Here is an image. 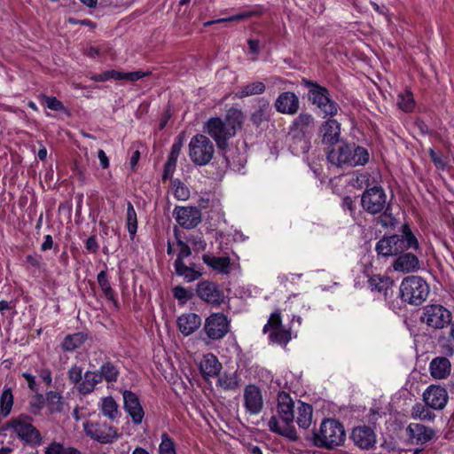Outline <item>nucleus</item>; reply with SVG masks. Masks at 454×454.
<instances>
[{
  "label": "nucleus",
  "instance_id": "obj_1",
  "mask_svg": "<svg viewBox=\"0 0 454 454\" xmlns=\"http://www.w3.org/2000/svg\"><path fill=\"white\" fill-rule=\"evenodd\" d=\"M243 121V113L239 109L231 108L224 120L218 117L210 118L206 122L204 130L215 141L218 147L223 148L228 139L241 128Z\"/></svg>",
  "mask_w": 454,
  "mask_h": 454
},
{
  "label": "nucleus",
  "instance_id": "obj_2",
  "mask_svg": "<svg viewBox=\"0 0 454 454\" xmlns=\"http://www.w3.org/2000/svg\"><path fill=\"white\" fill-rule=\"evenodd\" d=\"M0 435H9L32 447L40 446L43 442L40 431L33 425V418L27 414L7 420L0 428Z\"/></svg>",
  "mask_w": 454,
  "mask_h": 454
},
{
  "label": "nucleus",
  "instance_id": "obj_3",
  "mask_svg": "<svg viewBox=\"0 0 454 454\" xmlns=\"http://www.w3.org/2000/svg\"><path fill=\"white\" fill-rule=\"evenodd\" d=\"M277 401V412L280 420L272 416L268 422L269 428L289 440H295L297 435L293 426L296 408L294 402L290 395L284 391L278 393Z\"/></svg>",
  "mask_w": 454,
  "mask_h": 454
},
{
  "label": "nucleus",
  "instance_id": "obj_4",
  "mask_svg": "<svg viewBox=\"0 0 454 454\" xmlns=\"http://www.w3.org/2000/svg\"><path fill=\"white\" fill-rule=\"evenodd\" d=\"M419 240L408 224L401 227L400 234L385 236L375 247L378 254L382 256H398L408 250H418Z\"/></svg>",
  "mask_w": 454,
  "mask_h": 454
},
{
  "label": "nucleus",
  "instance_id": "obj_5",
  "mask_svg": "<svg viewBox=\"0 0 454 454\" xmlns=\"http://www.w3.org/2000/svg\"><path fill=\"white\" fill-rule=\"evenodd\" d=\"M295 324L297 327L301 325L300 317L294 316L290 326H286L282 323L280 312L276 310L270 314L268 323L263 327V333H268L270 342L285 347L294 337H296Z\"/></svg>",
  "mask_w": 454,
  "mask_h": 454
},
{
  "label": "nucleus",
  "instance_id": "obj_6",
  "mask_svg": "<svg viewBox=\"0 0 454 454\" xmlns=\"http://www.w3.org/2000/svg\"><path fill=\"white\" fill-rule=\"evenodd\" d=\"M328 161L336 167H355L369 161V153L362 146L341 145L327 153Z\"/></svg>",
  "mask_w": 454,
  "mask_h": 454
},
{
  "label": "nucleus",
  "instance_id": "obj_7",
  "mask_svg": "<svg viewBox=\"0 0 454 454\" xmlns=\"http://www.w3.org/2000/svg\"><path fill=\"white\" fill-rule=\"evenodd\" d=\"M346 432L341 423L335 419H324L315 432L313 441L316 446L333 449L344 443Z\"/></svg>",
  "mask_w": 454,
  "mask_h": 454
},
{
  "label": "nucleus",
  "instance_id": "obj_8",
  "mask_svg": "<svg viewBox=\"0 0 454 454\" xmlns=\"http://www.w3.org/2000/svg\"><path fill=\"white\" fill-rule=\"evenodd\" d=\"M429 285L419 276H409L403 279L400 285L401 299L411 304L421 305L429 294Z\"/></svg>",
  "mask_w": 454,
  "mask_h": 454
},
{
  "label": "nucleus",
  "instance_id": "obj_9",
  "mask_svg": "<svg viewBox=\"0 0 454 454\" xmlns=\"http://www.w3.org/2000/svg\"><path fill=\"white\" fill-rule=\"evenodd\" d=\"M362 207L371 215L383 213L390 216V204L387 200V194L381 186L374 185L366 189L361 198Z\"/></svg>",
  "mask_w": 454,
  "mask_h": 454
},
{
  "label": "nucleus",
  "instance_id": "obj_10",
  "mask_svg": "<svg viewBox=\"0 0 454 454\" xmlns=\"http://www.w3.org/2000/svg\"><path fill=\"white\" fill-rule=\"evenodd\" d=\"M214 153V145L205 135H196L189 143V156L195 165L207 164L212 160Z\"/></svg>",
  "mask_w": 454,
  "mask_h": 454
},
{
  "label": "nucleus",
  "instance_id": "obj_11",
  "mask_svg": "<svg viewBox=\"0 0 454 454\" xmlns=\"http://www.w3.org/2000/svg\"><path fill=\"white\" fill-rule=\"evenodd\" d=\"M305 84L309 88V99L325 116H333L338 113L339 106L331 98L329 91L325 87L309 81H306Z\"/></svg>",
  "mask_w": 454,
  "mask_h": 454
},
{
  "label": "nucleus",
  "instance_id": "obj_12",
  "mask_svg": "<svg viewBox=\"0 0 454 454\" xmlns=\"http://www.w3.org/2000/svg\"><path fill=\"white\" fill-rule=\"evenodd\" d=\"M83 429L87 436L103 444L112 443L119 436L116 428L105 422L87 421Z\"/></svg>",
  "mask_w": 454,
  "mask_h": 454
},
{
  "label": "nucleus",
  "instance_id": "obj_13",
  "mask_svg": "<svg viewBox=\"0 0 454 454\" xmlns=\"http://www.w3.org/2000/svg\"><path fill=\"white\" fill-rule=\"evenodd\" d=\"M204 331L212 340L223 339L230 331V321L223 313H213L206 318Z\"/></svg>",
  "mask_w": 454,
  "mask_h": 454
},
{
  "label": "nucleus",
  "instance_id": "obj_14",
  "mask_svg": "<svg viewBox=\"0 0 454 454\" xmlns=\"http://www.w3.org/2000/svg\"><path fill=\"white\" fill-rule=\"evenodd\" d=\"M421 320L430 327L442 329L450 322L451 314L442 305H428L423 309Z\"/></svg>",
  "mask_w": 454,
  "mask_h": 454
},
{
  "label": "nucleus",
  "instance_id": "obj_15",
  "mask_svg": "<svg viewBox=\"0 0 454 454\" xmlns=\"http://www.w3.org/2000/svg\"><path fill=\"white\" fill-rule=\"evenodd\" d=\"M264 401L260 387L249 384L245 387L243 392V405L247 413L258 415L263 408Z\"/></svg>",
  "mask_w": 454,
  "mask_h": 454
},
{
  "label": "nucleus",
  "instance_id": "obj_16",
  "mask_svg": "<svg viewBox=\"0 0 454 454\" xmlns=\"http://www.w3.org/2000/svg\"><path fill=\"white\" fill-rule=\"evenodd\" d=\"M447 390L437 385H430L423 393L426 404L434 410H442L448 402Z\"/></svg>",
  "mask_w": 454,
  "mask_h": 454
},
{
  "label": "nucleus",
  "instance_id": "obj_17",
  "mask_svg": "<svg viewBox=\"0 0 454 454\" xmlns=\"http://www.w3.org/2000/svg\"><path fill=\"white\" fill-rule=\"evenodd\" d=\"M176 220L184 228H194L201 221V213L195 207H176L174 209Z\"/></svg>",
  "mask_w": 454,
  "mask_h": 454
},
{
  "label": "nucleus",
  "instance_id": "obj_18",
  "mask_svg": "<svg viewBox=\"0 0 454 454\" xmlns=\"http://www.w3.org/2000/svg\"><path fill=\"white\" fill-rule=\"evenodd\" d=\"M122 395L124 401V409L126 412L131 417L132 422L136 425L141 424L145 416V412L137 395L129 390L123 391Z\"/></svg>",
  "mask_w": 454,
  "mask_h": 454
},
{
  "label": "nucleus",
  "instance_id": "obj_19",
  "mask_svg": "<svg viewBox=\"0 0 454 454\" xmlns=\"http://www.w3.org/2000/svg\"><path fill=\"white\" fill-rule=\"evenodd\" d=\"M409 441L413 444H425L434 436L433 428L420 423H411L406 428Z\"/></svg>",
  "mask_w": 454,
  "mask_h": 454
},
{
  "label": "nucleus",
  "instance_id": "obj_20",
  "mask_svg": "<svg viewBox=\"0 0 454 454\" xmlns=\"http://www.w3.org/2000/svg\"><path fill=\"white\" fill-rule=\"evenodd\" d=\"M392 266L394 270L405 274L418 271L420 262L416 254L406 251L396 257Z\"/></svg>",
  "mask_w": 454,
  "mask_h": 454
},
{
  "label": "nucleus",
  "instance_id": "obj_21",
  "mask_svg": "<svg viewBox=\"0 0 454 454\" xmlns=\"http://www.w3.org/2000/svg\"><path fill=\"white\" fill-rule=\"evenodd\" d=\"M351 439L359 448L369 449L376 442V434L371 427L358 426L353 428Z\"/></svg>",
  "mask_w": 454,
  "mask_h": 454
},
{
  "label": "nucleus",
  "instance_id": "obj_22",
  "mask_svg": "<svg viewBox=\"0 0 454 454\" xmlns=\"http://www.w3.org/2000/svg\"><path fill=\"white\" fill-rule=\"evenodd\" d=\"M176 324L179 332L184 336H189L200 327L201 317L196 313H184L177 317Z\"/></svg>",
  "mask_w": 454,
  "mask_h": 454
},
{
  "label": "nucleus",
  "instance_id": "obj_23",
  "mask_svg": "<svg viewBox=\"0 0 454 454\" xmlns=\"http://www.w3.org/2000/svg\"><path fill=\"white\" fill-rule=\"evenodd\" d=\"M199 369L204 379L209 380L215 377L222 370V364L212 353L205 354L199 363Z\"/></svg>",
  "mask_w": 454,
  "mask_h": 454
},
{
  "label": "nucleus",
  "instance_id": "obj_24",
  "mask_svg": "<svg viewBox=\"0 0 454 454\" xmlns=\"http://www.w3.org/2000/svg\"><path fill=\"white\" fill-rule=\"evenodd\" d=\"M275 107L281 114H294L299 109V98L293 92H283L276 99Z\"/></svg>",
  "mask_w": 454,
  "mask_h": 454
},
{
  "label": "nucleus",
  "instance_id": "obj_25",
  "mask_svg": "<svg viewBox=\"0 0 454 454\" xmlns=\"http://www.w3.org/2000/svg\"><path fill=\"white\" fill-rule=\"evenodd\" d=\"M340 133V123L333 119L325 121L320 127V134L325 144L333 145L339 141Z\"/></svg>",
  "mask_w": 454,
  "mask_h": 454
},
{
  "label": "nucleus",
  "instance_id": "obj_26",
  "mask_svg": "<svg viewBox=\"0 0 454 454\" xmlns=\"http://www.w3.org/2000/svg\"><path fill=\"white\" fill-rule=\"evenodd\" d=\"M197 294L200 298L212 304H218L223 298L216 286L210 282H201L198 285Z\"/></svg>",
  "mask_w": 454,
  "mask_h": 454
},
{
  "label": "nucleus",
  "instance_id": "obj_27",
  "mask_svg": "<svg viewBox=\"0 0 454 454\" xmlns=\"http://www.w3.org/2000/svg\"><path fill=\"white\" fill-rule=\"evenodd\" d=\"M429 370L434 379L442 380L450 374L451 364L446 357L438 356L430 362Z\"/></svg>",
  "mask_w": 454,
  "mask_h": 454
},
{
  "label": "nucleus",
  "instance_id": "obj_28",
  "mask_svg": "<svg viewBox=\"0 0 454 454\" xmlns=\"http://www.w3.org/2000/svg\"><path fill=\"white\" fill-rule=\"evenodd\" d=\"M205 264L213 270L221 274H229L231 259L229 256H215L211 254H205L202 256Z\"/></svg>",
  "mask_w": 454,
  "mask_h": 454
},
{
  "label": "nucleus",
  "instance_id": "obj_29",
  "mask_svg": "<svg viewBox=\"0 0 454 454\" xmlns=\"http://www.w3.org/2000/svg\"><path fill=\"white\" fill-rule=\"evenodd\" d=\"M296 411V423L303 429H307L312 423L313 408L310 404L301 401L297 402L295 408Z\"/></svg>",
  "mask_w": 454,
  "mask_h": 454
},
{
  "label": "nucleus",
  "instance_id": "obj_30",
  "mask_svg": "<svg viewBox=\"0 0 454 454\" xmlns=\"http://www.w3.org/2000/svg\"><path fill=\"white\" fill-rule=\"evenodd\" d=\"M369 286L372 292L382 294L387 298L388 291L392 289L393 281L387 276L373 275L369 278Z\"/></svg>",
  "mask_w": 454,
  "mask_h": 454
},
{
  "label": "nucleus",
  "instance_id": "obj_31",
  "mask_svg": "<svg viewBox=\"0 0 454 454\" xmlns=\"http://www.w3.org/2000/svg\"><path fill=\"white\" fill-rule=\"evenodd\" d=\"M216 386L224 391H234L239 388L240 384V377L237 372H223L218 374Z\"/></svg>",
  "mask_w": 454,
  "mask_h": 454
},
{
  "label": "nucleus",
  "instance_id": "obj_32",
  "mask_svg": "<svg viewBox=\"0 0 454 454\" xmlns=\"http://www.w3.org/2000/svg\"><path fill=\"white\" fill-rule=\"evenodd\" d=\"M100 381H102L101 376L98 372L87 371L83 375L82 382L78 385L77 389L80 394H90Z\"/></svg>",
  "mask_w": 454,
  "mask_h": 454
},
{
  "label": "nucleus",
  "instance_id": "obj_33",
  "mask_svg": "<svg viewBox=\"0 0 454 454\" xmlns=\"http://www.w3.org/2000/svg\"><path fill=\"white\" fill-rule=\"evenodd\" d=\"M314 123V119L311 114H301L293 122L291 131L294 136L299 134L305 135L310 130Z\"/></svg>",
  "mask_w": 454,
  "mask_h": 454
},
{
  "label": "nucleus",
  "instance_id": "obj_34",
  "mask_svg": "<svg viewBox=\"0 0 454 454\" xmlns=\"http://www.w3.org/2000/svg\"><path fill=\"white\" fill-rule=\"evenodd\" d=\"M87 340V334L84 333H75L65 337L61 347L65 351L72 352L80 348Z\"/></svg>",
  "mask_w": 454,
  "mask_h": 454
},
{
  "label": "nucleus",
  "instance_id": "obj_35",
  "mask_svg": "<svg viewBox=\"0 0 454 454\" xmlns=\"http://www.w3.org/2000/svg\"><path fill=\"white\" fill-rule=\"evenodd\" d=\"M101 413L111 420L118 418V405L112 396H106L101 399L99 405Z\"/></svg>",
  "mask_w": 454,
  "mask_h": 454
},
{
  "label": "nucleus",
  "instance_id": "obj_36",
  "mask_svg": "<svg viewBox=\"0 0 454 454\" xmlns=\"http://www.w3.org/2000/svg\"><path fill=\"white\" fill-rule=\"evenodd\" d=\"M44 454H82V452L71 446H65L62 442L52 441L44 447Z\"/></svg>",
  "mask_w": 454,
  "mask_h": 454
},
{
  "label": "nucleus",
  "instance_id": "obj_37",
  "mask_svg": "<svg viewBox=\"0 0 454 454\" xmlns=\"http://www.w3.org/2000/svg\"><path fill=\"white\" fill-rule=\"evenodd\" d=\"M262 13V10L259 7H256L253 9L252 11H247V12H241L235 15H231L226 18H222L215 20H209L204 23V26H210L215 23H222V22H231V21H238L241 20H245L247 18H250L254 15H259Z\"/></svg>",
  "mask_w": 454,
  "mask_h": 454
},
{
  "label": "nucleus",
  "instance_id": "obj_38",
  "mask_svg": "<svg viewBox=\"0 0 454 454\" xmlns=\"http://www.w3.org/2000/svg\"><path fill=\"white\" fill-rule=\"evenodd\" d=\"M396 105L403 112H411L416 105L412 92L410 90L399 92L396 98Z\"/></svg>",
  "mask_w": 454,
  "mask_h": 454
},
{
  "label": "nucleus",
  "instance_id": "obj_39",
  "mask_svg": "<svg viewBox=\"0 0 454 454\" xmlns=\"http://www.w3.org/2000/svg\"><path fill=\"white\" fill-rule=\"evenodd\" d=\"M174 266L176 274L184 277L188 282L198 279L201 275L194 267L186 266L184 262H175Z\"/></svg>",
  "mask_w": 454,
  "mask_h": 454
},
{
  "label": "nucleus",
  "instance_id": "obj_40",
  "mask_svg": "<svg viewBox=\"0 0 454 454\" xmlns=\"http://www.w3.org/2000/svg\"><path fill=\"white\" fill-rule=\"evenodd\" d=\"M265 90V85L262 82H254L241 87L237 92L238 98L262 94Z\"/></svg>",
  "mask_w": 454,
  "mask_h": 454
},
{
  "label": "nucleus",
  "instance_id": "obj_41",
  "mask_svg": "<svg viewBox=\"0 0 454 454\" xmlns=\"http://www.w3.org/2000/svg\"><path fill=\"white\" fill-rule=\"evenodd\" d=\"M181 151V144L175 143L172 145V150L169 153L168 159L165 164V169L163 178H167L170 173H172L176 168V160Z\"/></svg>",
  "mask_w": 454,
  "mask_h": 454
},
{
  "label": "nucleus",
  "instance_id": "obj_42",
  "mask_svg": "<svg viewBox=\"0 0 454 454\" xmlns=\"http://www.w3.org/2000/svg\"><path fill=\"white\" fill-rule=\"evenodd\" d=\"M98 372L101 376V380H105L108 382L116 381L119 375L116 366L109 362L103 364Z\"/></svg>",
  "mask_w": 454,
  "mask_h": 454
},
{
  "label": "nucleus",
  "instance_id": "obj_43",
  "mask_svg": "<svg viewBox=\"0 0 454 454\" xmlns=\"http://www.w3.org/2000/svg\"><path fill=\"white\" fill-rule=\"evenodd\" d=\"M126 221L128 231L130 235L131 239H133L137 231V218L135 208L131 202L129 201L127 204Z\"/></svg>",
  "mask_w": 454,
  "mask_h": 454
},
{
  "label": "nucleus",
  "instance_id": "obj_44",
  "mask_svg": "<svg viewBox=\"0 0 454 454\" xmlns=\"http://www.w3.org/2000/svg\"><path fill=\"white\" fill-rule=\"evenodd\" d=\"M98 282L105 297L113 301L114 306H117V301L114 298V291L105 271L102 270L98 274Z\"/></svg>",
  "mask_w": 454,
  "mask_h": 454
},
{
  "label": "nucleus",
  "instance_id": "obj_45",
  "mask_svg": "<svg viewBox=\"0 0 454 454\" xmlns=\"http://www.w3.org/2000/svg\"><path fill=\"white\" fill-rule=\"evenodd\" d=\"M411 415L414 419H421L425 421H431L435 418V415L430 411L427 407L421 403H416L413 405Z\"/></svg>",
  "mask_w": 454,
  "mask_h": 454
},
{
  "label": "nucleus",
  "instance_id": "obj_46",
  "mask_svg": "<svg viewBox=\"0 0 454 454\" xmlns=\"http://www.w3.org/2000/svg\"><path fill=\"white\" fill-rule=\"evenodd\" d=\"M159 454H176V446L174 440L166 433L161 434L158 448Z\"/></svg>",
  "mask_w": 454,
  "mask_h": 454
},
{
  "label": "nucleus",
  "instance_id": "obj_47",
  "mask_svg": "<svg viewBox=\"0 0 454 454\" xmlns=\"http://www.w3.org/2000/svg\"><path fill=\"white\" fill-rule=\"evenodd\" d=\"M45 400L48 403L49 410L51 413L59 412L62 411V396L59 393L55 391H49L46 393Z\"/></svg>",
  "mask_w": 454,
  "mask_h": 454
},
{
  "label": "nucleus",
  "instance_id": "obj_48",
  "mask_svg": "<svg viewBox=\"0 0 454 454\" xmlns=\"http://www.w3.org/2000/svg\"><path fill=\"white\" fill-rule=\"evenodd\" d=\"M171 190L175 198L178 200H186L190 197V190L178 179L172 181Z\"/></svg>",
  "mask_w": 454,
  "mask_h": 454
},
{
  "label": "nucleus",
  "instance_id": "obj_49",
  "mask_svg": "<svg viewBox=\"0 0 454 454\" xmlns=\"http://www.w3.org/2000/svg\"><path fill=\"white\" fill-rule=\"evenodd\" d=\"M375 180H371V175L368 172L359 173L356 176L355 178L352 179V185L362 189L364 187H368L372 184Z\"/></svg>",
  "mask_w": 454,
  "mask_h": 454
},
{
  "label": "nucleus",
  "instance_id": "obj_50",
  "mask_svg": "<svg viewBox=\"0 0 454 454\" xmlns=\"http://www.w3.org/2000/svg\"><path fill=\"white\" fill-rule=\"evenodd\" d=\"M67 377L71 383L79 385L83 378L82 368L77 364L72 365L67 372Z\"/></svg>",
  "mask_w": 454,
  "mask_h": 454
},
{
  "label": "nucleus",
  "instance_id": "obj_51",
  "mask_svg": "<svg viewBox=\"0 0 454 454\" xmlns=\"http://www.w3.org/2000/svg\"><path fill=\"white\" fill-rule=\"evenodd\" d=\"M45 398L42 394L35 392L33 399L30 401L31 411L34 414H38L44 406Z\"/></svg>",
  "mask_w": 454,
  "mask_h": 454
},
{
  "label": "nucleus",
  "instance_id": "obj_52",
  "mask_svg": "<svg viewBox=\"0 0 454 454\" xmlns=\"http://www.w3.org/2000/svg\"><path fill=\"white\" fill-rule=\"evenodd\" d=\"M188 242L192 246L194 250L204 251L207 247V242L200 234L192 235L188 239Z\"/></svg>",
  "mask_w": 454,
  "mask_h": 454
},
{
  "label": "nucleus",
  "instance_id": "obj_53",
  "mask_svg": "<svg viewBox=\"0 0 454 454\" xmlns=\"http://www.w3.org/2000/svg\"><path fill=\"white\" fill-rule=\"evenodd\" d=\"M178 254L175 262H184V259L191 255L190 247L182 240L177 241Z\"/></svg>",
  "mask_w": 454,
  "mask_h": 454
},
{
  "label": "nucleus",
  "instance_id": "obj_54",
  "mask_svg": "<svg viewBox=\"0 0 454 454\" xmlns=\"http://www.w3.org/2000/svg\"><path fill=\"white\" fill-rule=\"evenodd\" d=\"M43 100L47 107L53 111H63L65 109L64 105L55 97L43 96Z\"/></svg>",
  "mask_w": 454,
  "mask_h": 454
},
{
  "label": "nucleus",
  "instance_id": "obj_55",
  "mask_svg": "<svg viewBox=\"0 0 454 454\" xmlns=\"http://www.w3.org/2000/svg\"><path fill=\"white\" fill-rule=\"evenodd\" d=\"M173 295L176 300L182 302H185L190 298L189 292L182 286L174 287Z\"/></svg>",
  "mask_w": 454,
  "mask_h": 454
},
{
  "label": "nucleus",
  "instance_id": "obj_56",
  "mask_svg": "<svg viewBox=\"0 0 454 454\" xmlns=\"http://www.w3.org/2000/svg\"><path fill=\"white\" fill-rule=\"evenodd\" d=\"M21 376L25 379L28 388L33 392H38V386L35 381V377L27 372H22Z\"/></svg>",
  "mask_w": 454,
  "mask_h": 454
},
{
  "label": "nucleus",
  "instance_id": "obj_57",
  "mask_svg": "<svg viewBox=\"0 0 454 454\" xmlns=\"http://www.w3.org/2000/svg\"><path fill=\"white\" fill-rule=\"evenodd\" d=\"M429 155L432 160V161L434 163V165L439 168H445V161L442 158V156L440 153H437L434 152L432 148L429 149Z\"/></svg>",
  "mask_w": 454,
  "mask_h": 454
},
{
  "label": "nucleus",
  "instance_id": "obj_58",
  "mask_svg": "<svg viewBox=\"0 0 454 454\" xmlns=\"http://www.w3.org/2000/svg\"><path fill=\"white\" fill-rule=\"evenodd\" d=\"M37 374L40 379L46 384V386H51L52 382L51 372L48 368H42L37 371Z\"/></svg>",
  "mask_w": 454,
  "mask_h": 454
},
{
  "label": "nucleus",
  "instance_id": "obj_59",
  "mask_svg": "<svg viewBox=\"0 0 454 454\" xmlns=\"http://www.w3.org/2000/svg\"><path fill=\"white\" fill-rule=\"evenodd\" d=\"M342 208L346 211H349L350 214H353L356 208L355 200L349 196L345 197L342 200Z\"/></svg>",
  "mask_w": 454,
  "mask_h": 454
},
{
  "label": "nucleus",
  "instance_id": "obj_60",
  "mask_svg": "<svg viewBox=\"0 0 454 454\" xmlns=\"http://www.w3.org/2000/svg\"><path fill=\"white\" fill-rule=\"evenodd\" d=\"M149 73L143 71L126 72V80L135 82L146 76Z\"/></svg>",
  "mask_w": 454,
  "mask_h": 454
},
{
  "label": "nucleus",
  "instance_id": "obj_61",
  "mask_svg": "<svg viewBox=\"0 0 454 454\" xmlns=\"http://www.w3.org/2000/svg\"><path fill=\"white\" fill-rule=\"evenodd\" d=\"M86 248L90 252H96L98 248V244L95 237L91 236L87 239L85 243Z\"/></svg>",
  "mask_w": 454,
  "mask_h": 454
},
{
  "label": "nucleus",
  "instance_id": "obj_62",
  "mask_svg": "<svg viewBox=\"0 0 454 454\" xmlns=\"http://www.w3.org/2000/svg\"><path fill=\"white\" fill-rule=\"evenodd\" d=\"M98 158L99 160L100 165L103 168H107L109 167V160L106 156L104 150L99 149L98 152Z\"/></svg>",
  "mask_w": 454,
  "mask_h": 454
},
{
  "label": "nucleus",
  "instance_id": "obj_63",
  "mask_svg": "<svg viewBox=\"0 0 454 454\" xmlns=\"http://www.w3.org/2000/svg\"><path fill=\"white\" fill-rule=\"evenodd\" d=\"M26 261L28 264L34 266V267H39L40 264H41V262H42V257L40 255H33V254H28L27 257H26Z\"/></svg>",
  "mask_w": 454,
  "mask_h": 454
},
{
  "label": "nucleus",
  "instance_id": "obj_64",
  "mask_svg": "<svg viewBox=\"0 0 454 454\" xmlns=\"http://www.w3.org/2000/svg\"><path fill=\"white\" fill-rule=\"evenodd\" d=\"M111 79L110 70L105 71L101 74L91 76V80L95 82H106Z\"/></svg>",
  "mask_w": 454,
  "mask_h": 454
}]
</instances>
